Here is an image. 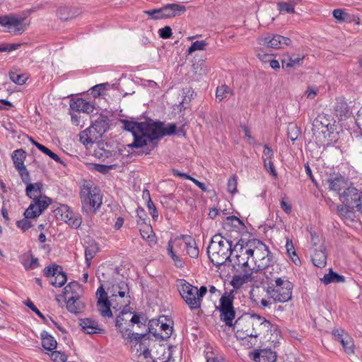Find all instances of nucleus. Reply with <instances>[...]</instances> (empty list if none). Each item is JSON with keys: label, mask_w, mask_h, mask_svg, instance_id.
I'll return each instance as SVG.
<instances>
[{"label": "nucleus", "mask_w": 362, "mask_h": 362, "mask_svg": "<svg viewBox=\"0 0 362 362\" xmlns=\"http://www.w3.org/2000/svg\"><path fill=\"white\" fill-rule=\"evenodd\" d=\"M70 108L75 112H82L89 114L93 111L94 106L84 99L78 98L75 100H71Z\"/></svg>", "instance_id": "nucleus-26"}, {"label": "nucleus", "mask_w": 362, "mask_h": 362, "mask_svg": "<svg viewBox=\"0 0 362 362\" xmlns=\"http://www.w3.org/2000/svg\"><path fill=\"white\" fill-rule=\"evenodd\" d=\"M263 270L264 274L267 280V283L276 282L279 279H282L283 276H280V272H281V267L276 264L273 259V262L268 264V266L265 268H259V271Z\"/></svg>", "instance_id": "nucleus-21"}, {"label": "nucleus", "mask_w": 362, "mask_h": 362, "mask_svg": "<svg viewBox=\"0 0 362 362\" xmlns=\"http://www.w3.org/2000/svg\"><path fill=\"white\" fill-rule=\"evenodd\" d=\"M247 246H249L248 252L255 265L252 269L257 272L259 271V268H265L268 264L273 262L274 258L273 254L262 241L257 239L247 241Z\"/></svg>", "instance_id": "nucleus-2"}, {"label": "nucleus", "mask_w": 362, "mask_h": 362, "mask_svg": "<svg viewBox=\"0 0 362 362\" xmlns=\"http://www.w3.org/2000/svg\"><path fill=\"white\" fill-rule=\"evenodd\" d=\"M249 246L247 242H244L240 239L233 246V255H232L229 262L232 263L233 267L236 266L241 268L248 267L250 269L249 260L251 259L250 254L248 252Z\"/></svg>", "instance_id": "nucleus-8"}, {"label": "nucleus", "mask_w": 362, "mask_h": 362, "mask_svg": "<svg viewBox=\"0 0 362 362\" xmlns=\"http://www.w3.org/2000/svg\"><path fill=\"white\" fill-rule=\"evenodd\" d=\"M206 46V43L204 40L194 42L188 49L189 54L196 50H204Z\"/></svg>", "instance_id": "nucleus-55"}, {"label": "nucleus", "mask_w": 362, "mask_h": 362, "mask_svg": "<svg viewBox=\"0 0 362 362\" xmlns=\"http://www.w3.org/2000/svg\"><path fill=\"white\" fill-rule=\"evenodd\" d=\"M337 116L343 117L349 113V107L344 100H338L334 107Z\"/></svg>", "instance_id": "nucleus-41"}, {"label": "nucleus", "mask_w": 362, "mask_h": 362, "mask_svg": "<svg viewBox=\"0 0 362 362\" xmlns=\"http://www.w3.org/2000/svg\"><path fill=\"white\" fill-rule=\"evenodd\" d=\"M117 293H113L110 296L111 299V307L115 310H120L122 308H126L130 303V296H126L125 291H117Z\"/></svg>", "instance_id": "nucleus-22"}, {"label": "nucleus", "mask_w": 362, "mask_h": 362, "mask_svg": "<svg viewBox=\"0 0 362 362\" xmlns=\"http://www.w3.org/2000/svg\"><path fill=\"white\" fill-rule=\"evenodd\" d=\"M327 182L329 188L337 192L339 196L341 194L340 192L348 187L346 180L341 175H335L334 177L329 178Z\"/></svg>", "instance_id": "nucleus-27"}, {"label": "nucleus", "mask_w": 362, "mask_h": 362, "mask_svg": "<svg viewBox=\"0 0 362 362\" xmlns=\"http://www.w3.org/2000/svg\"><path fill=\"white\" fill-rule=\"evenodd\" d=\"M99 248L96 245H90L85 250L86 263L88 267L90 266L91 260L98 252Z\"/></svg>", "instance_id": "nucleus-45"}, {"label": "nucleus", "mask_w": 362, "mask_h": 362, "mask_svg": "<svg viewBox=\"0 0 362 362\" xmlns=\"http://www.w3.org/2000/svg\"><path fill=\"white\" fill-rule=\"evenodd\" d=\"M237 177L235 175L230 177L227 183L228 191L231 194L237 192Z\"/></svg>", "instance_id": "nucleus-59"}, {"label": "nucleus", "mask_w": 362, "mask_h": 362, "mask_svg": "<svg viewBox=\"0 0 362 362\" xmlns=\"http://www.w3.org/2000/svg\"><path fill=\"white\" fill-rule=\"evenodd\" d=\"M230 88L225 84L221 85V86H218L216 92V99L221 102L223 99L226 98L227 94L230 92Z\"/></svg>", "instance_id": "nucleus-51"}, {"label": "nucleus", "mask_w": 362, "mask_h": 362, "mask_svg": "<svg viewBox=\"0 0 362 362\" xmlns=\"http://www.w3.org/2000/svg\"><path fill=\"white\" fill-rule=\"evenodd\" d=\"M341 344L347 354L354 353V342L349 335L345 334L344 339H341Z\"/></svg>", "instance_id": "nucleus-49"}, {"label": "nucleus", "mask_w": 362, "mask_h": 362, "mask_svg": "<svg viewBox=\"0 0 362 362\" xmlns=\"http://www.w3.org/2000/svg\"><path fill=\"white\" fill-rule=\"evenodd\" d=\"M80 196L82 209L87 214L96 212L101 206L103 196L100 189L93 185H84L81 189Z\"/></svg>", "instance_id": "nucleus-3"}, {"label": "nucleus", "mask_w": 362, "mask_h": 362, "mask_svg": "<svg viewBox=\"0 0 362 362\" xmlns=\"http://www.w3.org/2000/svg\"><path fill=\"white\" fill-rule=\"evenodd\" d=\"M25 305L26 306H28L32 311H33L38 317H40L45 323L47 324L48 323V320H49L50 321H52L54 325L59 329L61 330L62 332H64L65 330L61 327L55 321H54L52 320V318L51 317H46L34 305V303L30 300V299H28L25 302Z\"/></svg>", "instance_id": "nucleus-35"}, {"label": "nucleus", "mask_w": 362, "mask_h": 362, "mask_svg": "<svg viewBox=\"0 0 362 362\" xmlns=\"http://www.w3.org/2000/svg\"><path fill=\"white\" fill-rule=\"evenodd\" d=\"M130 322L132 325L146 324L147 318L144 314L134 313L130 319Z\"/></svg>", "instance_id": "nucleus-56"}, {"label": "nucleus", "mask_w": 362, "mask_h": 362, "mask_svg": "<svg viewBox=\"0 0 362 362\" xmlns=\"http://www.w3.org/2000/svg\"><path fill=\"white\" fill-rule=\"evenodd\" d=\"M78 14V11L75 8L61 6L57 10V15L62 21H68L75 18Z\"/></svg>", "instance_id": "nucleus-31"}, {"label": "nucleus", "mask_w": 362, "mask_h": 362, "mask_svg": "<svg viewBox=\"0 0 362 362\" xmlns=\"http://www.w3.org/2000/svg\"><path fill=\"white\" fill-rule=\"evenodd\" d=\"M160 329L161 330L165 332V335H160V334L157 333L156 332H153L151 334L156 337L157 339H167L170 337L172 332H173V327H170L167 323H161L160 325Z\"/></svg>", "instance_id": "nucleus-46"}, {"label": "nucleus", "mask_w": 362, "mask_h": 362, "mask_svg": "<svg viewBox=\"0 0 362 362\" xmlns=\"http://www.w3.org/2000/svg\"><path fill=\"white\" fill-rule=\"evenodd\" d=\"M96 296L98 298L97 305L100 315L103 317H112V313L110 310L111 299L108 298L107 293L103 286L98 288Z\"/></svg>", "instance_id": "nucleus-18"}, {"label": "nucleus", "mask_w": 362, "mask_h": 362, "mask_svg": "<svg viewBox=\"0 0 362 362\" xmlns=\"http://www.w3.org/2000/svg\"><path fill=\"white\" fill-rule=\"evenodd\" d=\"M121 122L123 124V128L132 133L134 135L136 133L142 132L144 130H147L148 124L151 122L150 119L146 122H134L127 119H122Z\"/></svg>", "instance_id": "nucleus-24"}, {"label": "nucleus", "mask_w": 362, "mask_h": 362, "mask_svg": "<svg viewBox=\"0 0 362 362\" xmlns=\"http://www.w3.org/2000/svg\"><path fill=\"white\" fill-rule=\"evenodd\" d=\"M305 58L304 55L300 56H290L288 54L284 55L281 59L283 68H293L300 66Z\"/></svg>", "instance_id": "nucleus-29"}, {"label": "nucleus", "mask_w": 362, "mask_h": 362, "mask_svg": "<svg viewBox=\"0 0 362 362\" xmlns=\"http://www.w3.org/2000/svg\"><path fill=\"white\" fill-rule=\"evenodd\" d=\"M146 207H147L149 213L152 216L154 220H156L157 218L158 217V213L157 209H156L155 204H153V201L151 200V199H149V200L147 201Z\"/></svg>", "instance_id": "nucleus-60"}, {"label": "nucleus", "mask_w": 362, "mask_h": 362, "mask_svg": "<svg viewBox=\"0 0 362 362\" xmlns=\"http://www.w3.org/2000/svg\"><path fill=\"white\" fill-rule=\"evenodd\" d=\"M37 148L44 153L45 154L49 156L52 159H53L54 161H56L58 163H62V159L59 158V156L56 154L55 153L52 152L50 149L45 146L44 145H37Z\"/></svg>", "instance_id": "nucleus-48"}, {"label": "nucleus", "mask_w": 362, "mask_h": 362, "mask_svg": "<svg viewBox=\"0 0 362 362\" xmlns=\"http://www.w3.org/2000/svg\"><path fill=\"white\" fill-rule=\"evenodd\" d=\"M51 358L54 362H65L67 359V356L64 353L53 351L51 354Z\"/></svg>", "instance_id": "nucleus-58"}, {"label": "nucleus", "mask_w": 362, "mask_h": 362, "mask_svg": "<svg viewBox=\"0 0 362 362\" xmlns=\"http://www.w3.org/2000/svg\"><path fill=\"white\" fill-rule=\"evenodd\" d=\"M90 128L93 129V132L98 138L107 132L110 128V119L107 116L99 115L95 119H92V124Z\"/></svg>", "instance_id": "nucleus-20"}, {"label": "nucleus", "mask_w": 362, "mask_h": 362, "mask_svg": "<svg viewBox=\"0 0 362 362\" xmlns=\"http://www.w3.org/2000/svg\"><path fill=\"white\" fill-rule=\"evenodd\" d=\"M116 166V165L94 164L93 169L102 174H107L110 170L115 169Z\"/></svg>", "instance_id": "nucleus-53"}, {"label": "nucleus", "mask_w": 362, "mask_h": 362, "mask_svg": "<svg viewBox=\"0 0 362 362\" xmlns=\"http://www.w3.org/2000/svg\"><path fill=\"white\" fill-rule=\"evenodd\" d=\"M146 129L147 130H144L142 132H139L133 135L134 141L128 145L129 148H141L147 145V141L148 140L152 144V148L144 151L146 155L149 154L151 150L157 146L158 141L157 139H151V122L148 124V127Z\"/></svg>", "instance_id": "nucleus-13"}, {"label": "nucleus", "mask_w": 362, "mask_h": 362, "mask_svg": "<svg viewBox=\"0 0 362 362\" xmlns=\"http://www.w3.org/2000/svg\"><path fill=\"white\" fill-rule=\"evenodd\" d=\"M361 197V192L354 187H348L340 194L339 199L345 206L355 208V205L359 203Z\"/></svg>", "instance_id": "nucleus-19"}, {"label": "nucleus", "mask_w": 362, "mask_h": 362, "mask_svg": "<svg viewBox=\"0 0 362 362\" xmlns=\"http://www.w3.org/2000/svg\"><path fill=\"white\" fill-rule=\"evenodd\" d=\"M57 218L64 221L73 228H78L82 223V218L80 214L74 212L69 206L62 204L55 211Z\"/></svg>", "instance_id": "nucleus-11"}, {"label": "nucleus", "mask_w": 362, "mask_h": 362, "mask_svg": "<svg viewBox=\"0 0 362 362\" xmlns=\"http://www.w3.org/2000/svg\"><path fill=\"white\" fill-rule=\"evenodd\" d=\"M232 227L236 230V231L243 229L245 227L243 222L235 216H228L226 218L224 223V227Z\"/></svg>", "instance_id": "nucleus-39"}, {"label": "nucleus", "mask_w": 362, "mask_h": 362, "mask_svg": "<svg viewBox=\"0 0 362 362\" xmlns=\"http://www.w3.org/2000/svg\"><path fill=\"white\" fill-rule=\"evenodd\" d=\"M300 135V129L295 124H289L287 128V136L292 141H295Z\"/></svg>", "instance_id": "nucleus-47"}, {"label": "nucleus", "mask_w": 362, "mask_h": 362, "mask_svg": "<svg viewBox=\"0 0 362 362\" xmlns=\"http://www.w3.org/2000/svg\"><path fill=\"white\" fill-rule=\"evenodd\" d=\"M235 292V290H231L229 292L226 291L220 298L219 305L216 307V309L220 312L221 321L230 327L233 326V320L235 317V311L233 307L234 293Z\"/></svg>", "instance_id": "nucleus-5"}, {"label": "nucleus", "mask_w": 362, "mask_h": 362, "mask_svg": "<svg viewBox=\"0 0 362 362\" xmlns=\"http://www.w3.org/2000/svg\"><path fill=\"white\" fill-rule=\"evenodd\" d=\"M320 281L325 285H328L331 283H343L345 281V277L334 272L332 269H330L329 273L321 278Z\"/></svg>", "instance_id": "nucleus-34"}, {"label": "nucleus", "mask_w": 362, "mask_h": 362, "mask_svg": "<svg viewBox=\"0 0 362 362\" xmlns=\"http://www.w3.org/2000/svg\"><path fill=\"white\" fill-rule=\"evenodd\" d=\"M9 78L13 82L18 85L24 84L28 79V77L25 74H18L13 71L9 72Z\"/></svg>", "instance_id": "nucleus-50"}, {"label": "nucleus", "mask_w": 362, "mask_h": 362, "mask_svg": "<svg viewBox=\"0 0 362 362\" xmlns=\"http://www.w3.org/2000/svg\"><path fill=\"white\" fill-rule=\"evenodd\" d=\"M291 40L280 35L267 34L258 37L259 45L274 49L283 48L284 45H290Z\"/></svg>", "instance_id": "nucleus-14"}, {"label": "nucleus", "mask_w": 362, "mask_h": 362, "mask_svg": "<svg viewBox=\"0 0 362 362\" xmlns=\"http://www.w3.org/2000/svg\"><path fill=\"white\" fill-rule=\"evenodd\" d=\"M177 287L181 297L191 310L199 308V298L196 296L197 294V286H192L184 279H180Z\"/></svg>", "instance_id": "nucleus-7"}, {"label": "nucleus", "mask_w": 362, "mask_h": 362, "mask_svg": "<svg viewBox=\"0 0 362 362\" xmlns=\"http://www.w3.org/2000/svg\"><path fill=\"white\" fill-rule=\"evenodd\" d=\"M61 266L57 264H53L52 267H46L44 269V275L47 277L54 278L57 272L60 271Z\"/></svg>", "instance_id": "nucleus-52"}, {"label": "nucleus", "mask_w": 362, "mask_h": 362, "mask_svg": "<svg viewBox=\"0 0 362 362\" xmlns=\"http://www.w3.org/2000/svg\"><path fill=\"white\" fill-rule=\"evenodd\" d=\"M115 154L112 151L105 149L103 147H98L94 150V156L103 161L112 158Z\"/></svg>", "instance_id": "nucleus-42"}, {"label": "nucleus", "mask_w": 362, "mask_h": 362, "mask_svg": "<svg viewBox=\"0 0 362 362\" xmlns=\"http://www.w3.org/2000/svg\"><path fill=\"white\" fill-rule=\"evenodd\" d=\"M332 14L334 18L339 22H344L349 18V14L342 9H334Z\"/></svg>", "instance_id": "nucleus-54"}, {"label": "nucleus", "mask_w": 362, "mask_h": 362, "mask_svg": "<svg viewBox=\"0 0 362 362\" xmlns=\"http://www.w3.org/2000/svg\"><path fill=\"white\" fill-rule=\"evenodd\" d=\"M176 247L185 246L187 255L192 258H197L199 256V249L195 240L190 235H181L174 239Z\"/></svg>", "instance_id": "nucleus-17"}, {"label": "nucleus", "mask_w": 362, "mask_h": 362, "mask_svg": "<svg viewBox=\"0 0 362 362\" xmlns=\"http://www.w3.org/2000/svg\"><path fill=\"white\" fill-rule=\"evenodd\" d=\"M253 360L255 362H275L276 354L271 349L255 350L253 353Z\"/></svg>", "instance_id": "nucleus-25"}, {"label": "nucleus", "mask_w": 362, "mask_h": 362, "mask_svg": "<svg viewBox=\"0 0 362 362\" xmlns=\"http://www.w3.org/2000/svg\"><path fill=\"white\" fill-rule=\"evenodd\" d=\"M33 199V202L24 212L26 218L39 216L52 203V199L45 195H40Z\"/></svg>", "instance_id": "nucleus-12"}, {"label": "nucleus", "mask_w": 362, "mask_h": 362, "mask_svg": "<svg viewBox=\"0 0 362 362\" xmlns=\"http://www.w3.org/2000/svg\"><path fill=\"white\" fill-rule=\"evenodd\" d=\"M174 245H175L174 240H170L167 247L168 253L174 261L175 264L177 267H182V261L180 259V257L177 255H175V252L173 251Z\"/></svg>", "instance_id": "nucleus-44"}, {"label": "nucleus", "mask_w": 362, "mask_h": 362, "mask_svg": "<svg viewBox=\"0 0 362 362\" xmlns=\"http://www.w3.org/2000/svg\"><path fill=\"white\" fill-rule=\"evenodd\" d=\"M264 162V167L265 170L269 172L274 177H277V173L272 160Z\"/></svg>", "instance_id": "nucleus-63"}, {"label": "nucleus", "mask_w": 362, "mask_h": 362, "mask_svg": "<svg viewBox=\"0 0 362 362\" xmlns=\"http://www.w3.org/2000/svg\"><path fill=\"white\" fill-rule=\"evenodd\" d=\"M158 34L163 39H169L172 36V29L170 26H165L158 30Z\"/></svg>", "instance_id": "nucleus-64"}, {"label": "nucleus", "mask_w": 362, "mask_h": 362, "mask_svg": "<svg viewBox=\"0 0 362 362\" xmlns=\"http://www.w3.org/2000/svg\"><path fill=\"white\" fill-rule=\"evenodd\" d=\"M42 346L48 351H52L56 349L57 342L54 338L47 331H42L40 334Z\"/></svg>", "instance_id": "nucleus-33"}, {"label": "nucleus", "mask_w": 362, "mask_h": 362, "mask_svg": "<svg viewBox=\"0 0 362 362\" xmlns=\"http://www.w3.org/2000/svg\"><path fill=\"white\" fill-rule=\"evenodd\" d=\"M238 339L245 341L243 344H248V341H253V321L252 314H244L239 317L232 327Z\"/></svg>", "instance_id": "nucleus-6"}, {"label": "nucleus", "mask_w": 362, "mask_h": 362, "mask_svg": "<svg viewBox=\"0 0 362 362\" xmlns=\"http://www.w3.org/2000/svg\"><path fill=\"white\" fill-rule=\"evenodd\" d=\"M151 124V139H160L165 136H170L177 134V126L174 123L168 124L167 127H165L163 122L158 121L153 122L150 119Z\"/></svg>", "instance_id": "nucleus-16"}, {"label": "nucleus", "mask_w": 362, "mask_h": 362, "mask_svg": "<svg viewBox=\"0 0 362 362\" xmlns=\"http://www.w3.org/2000/svg\"><path fill=\"white\" fill-rule=\"evenodd\" d=\"M186 11V7L184 5L178 4H168L160 8L146 11L147 15H153L156 13H160V16H154V20L165 19L179 16Z\"/></svg>", "instance_id": "nucleus-10"}, {"label": "nucleus", "mask_w": 362, "mask_h": 362, "mask_svg": "<svg viewBox=\"0 0 362 362\" xmlns=\"http://www.w3.org/2000/svg\"><path fill=\"white\" fill-rule=\"evenodd\" d=\"M43 189V184L41 182L35 183H30L26 186L25 192L26 195L33 199L37 197L35 193L41 194Z\"/></svg>", "instance_id": "nucleus-38"}, {"label": "nucleus", "mask_w": 362, "mask_h": 362, "mask_svg": "<svg viewBox=\"0 0 362 362\" xmlns=\"http://www.w3.org/2000/svg\"><path fill=\"white\" fill-rule=\"evenodd\" d=\"M29 218H25L18 221L16 222V226L18 228H21L22 230L25 231L30 228L33 226L31 222L28 220Z\"/></svg>", "instance_id": "nucleus-61"}, {"label": "nucleus", "mask_w": 362, "mask_h": 362, "mask_svg": "<svg viewBox=\"0 0 362 362\" xmlns=\"http://www.w3.org/2000/svg\"><path fill=\"white\" fill-rule=\"evenodd\" d=\"M298 3H294L291 1H281L277 3V8L278 10L282 13H295V6Z\"/></svg>", "instance_id": "nucleus-40"}, {"label": "nucleus", "mask_w": 362, "mask_h": 362, "mask_svg": "<svg viewBox=\"0 0 362 362\" xmlns=\"http://www.w3.org/2000/svg\"><path fill=\"white\" fill-rule=\"evenodd\" d=\"M17 171L18 172L23 182L25 184L26 186L30 183V173L25 166L22 167V169L17 170Z\"/></svg>", "instance_id": "nucleus-57"}, {"label": "nucleus", "mask_w": 362, "mask_h": 362, "mask_svg": "<svg viewBox=\"0 0 362 362\" xmlns=\"http://www.w3.org/2000/svg\"><path fill=\"white\" fill-rule=\"evenodd\" d=\"M11 158L16 169H22V167L25 166L24 161L26 158V152L22 148L15 150L12 153Z\"/></svg>", "instance_id": "nucleus-32"}, {"label": "nucleus", "mask_w": 362, "mask_h": 362, "mask_svg": "<svg viewBox=\"0 0 362 362\" xmlns=\"http://www.w3.org/2000/svg\"><path fill=\"white\" fill-rule=\"evenodd\" d=\"M233 243L221 234L214 235L207 248L211 262L216 266H221L229 262L233 255Z\"/></svg>", "instance_id": "nucleus-1"}, {"label": "nucleus", "mask_w": 362, "mask_h": 362, "mask_svg": "<svg viewBox=\"0 0 362 362\" xmlns=\"http://www.w3.org/2000/svg\"><path fill=\"white\" fill-rule=\"evenodd\" d=\"M312 262L315 267L322 268L327 264V254L325 248L321 247L320 250H315L312 255Z\"/></svg>", "instance_id": "nucleus-28"}, {"label": "nucleus", "mask_w": 362, "mask_h": 362, "mask_svg": "<svg viewBox=\"0 0 362 362\" xmlns=\"http://www.w3.org/2000/svg\"><path fill=\"white\" fill-rule=\"evenodd\" d=\"M79 325L82 330L88 334H104L105 332V330L100 328L96 321L90 318L80 319Z\"/></svg>", "instance_id": "nucleus-23"}, {"label": "nucleus", "mask_w": 362, "mask_h": 362, "mask_svg": "<svg viewBox=\"0 0 362 362\" xmlns=\"http://www.w3.org/2000/svg\"><path fill=\"white\" fill-rule=\"evenodd\" d=\"M120 332L122 334L123 337L128 339L129 341H136L139 342L141 339H143L148 333L152 332V329L150 327H148L146 329V332L142 334L134 333L132 332L129 329H120Z\"/></svg>", "instance_id": "nucleus-30"}, {"label": "nucleus", "mask_w": 362, "mask_h": 362, "mask_svg": "<svg viewBox=\"0 0 362 362\" xmlns=\"http://www.w3.org/2000/svg\"><path fill=\"white\" fill-rule=\"evenodd\" d=\"M93 129L87 128L79 134V141L84 145L94 143L98 138L93 132Z\"/></svg>", "instance_id": "nucleus-36"}, {"label": "nucleus", "mask_w": 362, "mask_h": 362, "mask_svg": "<svg viewBox=\"0 0 362 362\" xmlns=\"http://www.w3.org/2000/svg\"><path fill=\"white\" fill-rule=\"evenodd\" d=\"M83 308V305L80 301L78 297L72 296L69 298L66 302V308L71 313H80Z\"/></svg>", "instance_id": "nucleus-37"}, {"label": "nucleus", "mask_w": 362, "mask_h": 362, "mask_svg": "<svg viewBox=\"0 0 362 362\" xmlns=\"http://www.w3.org/2000/svg\"><path fill=\"white\" fill-rule=\"evenodd\" d=\"M274 158V151L267 144L264 146L262 160L263 161H267L269 160H272Z\"/></svg>", "instance_id": "nucleus-62"}, {"label": "nucleus", "mask_w": 362, "mask_h": 362, "mask_svg": "<svg viewBox=\"0 0 362 362\" xmlns=\"http://www.w3.org/2000/svg\"><path fill=\"white\" fill-rule=\"evenodd\" d=\"M67 281V276L65 272L62 271V267L60 271L57 272L54 279H51L50 284L55 287H62Z\"/></svg>", "instance_id": "nucleus-43"}, {"label": "nucleus", "mask_w": 362, "mask_h": 362, "mask_svg": "<svg viewBox=\"0 0 362 362\" xmlns=\"http://www.w3.org/2000/svg\"><path fill=\"white\" fill-rule=\"evenodd\" d=\"M293 284L286 276L276 282L267 283V293L274 302L285 303L292 298Z\"/></svg>", "instance_id": "nucleus-4"}, {"label": "nucleus", "mask_w": 362, "mask_h": 362, "mask_svg": "<svg viewBox=\"0 0 362 362\" xmlns=\"http://www.w3.org/2000/svg\"><path fill=\"white\" fill-rule=\"evenodd\" d=\"M25 18L17 17L13 15L0 16V25L8 28V30L14 28L15 33L21 34L25 30L27 23H25Z\"/></svg>", "instance_id": "nucleus-15"}, {"label": "nucleus", "mask_w": 362, "mask_h": 362, "mask_svg": "<svg viewBox=\"0 0 362 362\" xmlns=\"http://www.w3.org/2000/svg\"><path fill=\"white\" fill-rule=\"evenodd\" d=\"M253 321V341H248L247 345L249 347H252L257 342V337H266L269 333L272 332L274 325L270 321L267 320L264 317L257 314H252Z\"/></svg>", "instance_id": "nucleus-9"}]
</instances>
